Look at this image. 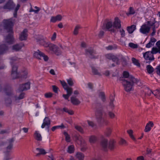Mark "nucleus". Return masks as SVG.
<instances>
[{
  "mask_svg": "<svg viewBox=\"0 0 160 160\" xmlns=\"http://www.w3.org/2000/svg\"><path fill=\"white\" fill-rule=\"evenodd\" d=\"M121 26L120 20L118 17H116L113 22L110 20H106V22L103 24L102 28L103 30H107L111 33H116L117 30L119 29L121 37H123L125 35V31L121 28Z\"/></svg>",
  "mask_w": 160,
  "mask_h": 160,
  "instance_id": "nucleus-1",
  "label": "nucleus"
},
{
  "mask_svg": "<svg viewBox=\"0 0 160 160\" xmlns=\"http://www.w3.org/2000/svg\"><path fill=\"white\" fill-rule=\"evenodd\" d=\"M123 77L125 79L122 81V84L124 90L127 92L132 90V87L135 83L138 84L139 81L132 76H129L128 72L124 71L123 73Z\"/></svg>",
  "mask_w": 160,
  "mask_h": 160,
  "instance_id": "nucleus-2",
  "label": "nucleus"
},
{
  "mask_svg": "<svg viewBox=\"0 0 160 160\" xmlns=\"http://www.w3.org/2000/svg\"><path fill=\"white\" fill-rule=\"evenodd\" d=\"M159 26L158 23L155 21L154 20L152 21H148L147 22L141 26L140 29V32L143 34H147L148 33L151 28H152L153 32L151 33L152 36H153L156 32V28Z\"/></svg>",
  "mask_w": 160,
  "mask_h": 160,
  "instance_id": "nucleus-3",
  "label": "nucleus"
},
{
  "mask_svg": "<svg viewBox=\"0 0 160 160\" xmlns=\"http://www.w3.org/2000/svg\"><path fill=\"white\" fill-rule=\"evenodd\" d=\"M3 22L5 28L7 29L8 32L9 33L8 35L5 38V41L9 44H12L14 42L13 37V32L12 29L13 23L11 19L4 20Z\"/></svg>",
  "mask_w": 160,
  "mask_h": 160,
  "instance_id": "nucleus-4",
  "label": "nucleus"
},
{
  "mask_svg": "<svg viewBox=\"0 0 160 160\" xmlns=\"http://www.w3.org/2000/svg\"><path fill=\"white\" fill-rule=\"evenodd\" d=\"M157 48L153 47L152 48V51H148L143 54V57L147 61V63H150L151 61L154 60V58L153 54H156L158 52L160 53V40L158 41L156 43Z\"/></svg>",
  "mask_w": 160,
  "mask_h": 160,
  "instance_id": "nucleus-5",
  "label": "nucleus"
},
{
  "mask_svg": "<svg viewBox=\"0 0 160 160\" xmlns=\"http://www.w3.org/2000/svg\"><path fill=\"white\" fill-rule=\"evenodd\" d=\"M105 113L102 109H97L95 112V116L97 121L100 124H105L107 125L108 122L105 120L103 117V114Z\"/></svg>",
  "mask_w": 160,
  "mask_h": 160,
  "instance_id": "nucleus-6",
  "label": "nucleus"
},
{
  "mask_svg": "<svg viewBox=\"0 0 160 160\" xmlns=\"http://www.w3.org/2000/svg\"><path fill=\"white\" fill-rule=\"evenodd\" d=\"M60 82L63 88L66 91L67 93L66 94H63L62 97L65 99L68 100L69 97L72 93V88L68 87L65 81L60 80Z\"/></svg>",
  "mask_w": 160,
  "mask_h": 160,
  "instance_id": "nucleus-7",
  "label": "nucleus"
},
{
  "mask_svg": "<svg viewBox=\"0 0 160 160\" xmlns=\"http://www.w3.org/2000/svg\"><path fill=\"white\" fill-rule=\"evenodd\" d=\"M47 47L48 48L50 51H52L57 55H59L61 53L60 49L55 45L50 43L48 45Z\"/></svg>",
  "mask_w": 160,
  "mask_h": 160,
  "instance_id": "nucleus-8",
  "label": "nucleus"
},
{
  "mask_svg": "<svg viewBox=\"0 0 160 160\" xmlns=\"http://www.w3.org/2000/svg\"><path fill=\"white\" fill-rule=\"evenodd\" d=\"M5 93L6 95L10 97L13 98L15 96L13 90L10 86H8L4 89Z\"/></svg>",
  "mask_w": 160,
  "mask_h": 160,
  "instance_id": "nucleus-9",
  "label": "nucleus"
},
{
  "mask_svg": "<svg viewBox=\"0 0 160 160\" xmlns=\"http://www.w3.org/2000/svg\"><path fill=\"white\" fill-rule=\"evenodd\" d=\"M15 6V4L13 1L11 0H9L3 6V8L5 9L11 10L13 9Z\"/></svg>",
  "mask_w": 160,
  "mask_h": 160,
  "instance_id": "nucleus-10",
  "label": "nucleus"
},
{
  "mask_svg": "<svg viewBox=\"0 0 160 160\" xmlns=\"http://www.w3.org/2000/svg\"><path fill=\"white\" fill-rule=\"evenodd\" d=\"M106 57L108 59L112 60L113 62H116L117 65H119L120 64L119 60L116 56L111 54H108L106 55Z\"/></svg>",
  "mask_w": 160,
  "mask_h": 160,
  "instance_id": "nucleus-11",
  "label": "nucleus"
},
{
  "mask_svg": "<svg viewBox=\"0 0 160 160\" xmlns=\"http://www.w3.org/2000/svg\"><path fill=\"white\" fill-rule=\"evenodd\" d=\"M30 82H28L24 84L20 85L18 89L20 92H22L23 91L27 90L30 88Z\"/></svg>",
  "mask_w": 160,
  "mask_h": 160,
  "instance_id": "nucleus-12",
  "label": "nucleus"
},
{
  "mask_svg": "<svg viewBox=\"0 0 160 160\" xmlns=\"http://www.w3.org/2000/svg\"><path fill=\"white\" fill-rule=\"evenodd\" d=\"M50 124V121L48 117H45L43 120V122L42 124L41 127L42 128H44L45 126H47V129L48 132L49 130V126Z\"/></svg>",
  "mask_w": 160,
  "mask_h": 160,
  "instance_id": "nucleus-13",
  "label": "nucleus"
},
{
  "mask_svg": "<svg viewBox=\"0 0 160 160\" xmlns=\"http://www.w3.org/2000/svg\"><path fill=\"white\" fill-rule=\"evenodd\" d=\"M27 30L25 29L21 33L19 36V39L21 41L25 40L27 39Z\"/></svg>",
  "mask_w": 160,
  "mask_h": 160,
  "instance_id": "nucleus-14",
  "label": "nucleus"
},
{
  "mask_svg": "<svg viewBox=\"0 0 160 160\" xmlns=\"http://www.w3.org/2000/svg\"><path fill=\"white\" fill-rule=\"evenodd\" d=\"M8 50V47L7 45L3 43L0 45V55L5 53Z\"/></svg>",
  "mask_w": 160,
  "mask_h": 160,
  "instance_id": "nucleus-15",
  "label": "nucleus"
},
{
  "mask_svg": "<svg viewBox=\"0 0 160 160\" xmlns=\"http://www.w3.org/2000/svg\"><path fill=\"white\" fill-rule=\"evenodd\" d=\"M24 46V44L22 43L16 44L12 46V49L14 51L17 52L20 50Z\"/></svg>",
  "mask_w": 160,
  "mask_h": 160,
  "instance_id": "nucleus-16",
  "label": "nucleus"
},
{
  "mask_svg": "<svg viewBox=\"0 0 160 160\" xmlns=\"http://www.w3.org/2000/svg\"><path fill=\"white\" fill-rule=\"evenodd\" d=\"M24 96L25 93L23 92H22L20 93L18 97L15 95L14 97V98L13 99V100L15 103H17L19 102L18 101L19 100L22 99L24 98Z\"/></svg>",
  "mask_w": 160,
  "mask_h": 160,
  "instance_id": "nucleus-17",
  "label": "nucleus"
},
{
  "mask_svg": "<svg viewBox=\"0 0 160 160\" xmlns=\"http://www.w3.org/2000/svg\"><path fill=\"white\" fill-rule=\"evenodd\" d=\"M62 17L61 15H58L56 16H52L51 17L50 22L54 23L57 21H60L62 19Z\"/></svg>",
  "mask_w": 160,
  "mask_h": 160,
  "instance_id": "nucleus-18",
  "label": "nucleus"
},
{
  "mask_svg": "<svg viewBox=\"0 0 160 160\" xmlns=\"http://www.w3.org/2000/svg\"><path fill=\"white\" fill-rule=\"evenodd\" d=\"M71 101L72 104L75 105H78L80 103V101L75 97L72 96L71 98Z\"/></svg>",
  "mask_w": 160,
  "mask_h": 160,
  "instance_id": "nucleus-19",
  "label": "nucleus"
},
{
  "mask_svg": "<svg viewBox=\"0 0 160 160\" xmlns=\"http://www.w3.org/2000/svg\"><path fill=\"white\" fill-rule=\"evenodd\" d=\"M86 54L87 55L89 54V57L90 58H94V57L92 56L93 54L94 53L93 49L91 48H90L88 49L85 50Z\"/></svg>",
  "mask_w": 160,
  "mask_h": 160,
  "instance_id": "nucleus-20",
  "label": "nucleus"
},
{
  "mask_svg": "<svg viewBox=\"0 0 160 160\" xmlns=\"http://www.w3.org/2000/svg\"><path fill=\"white\" fill-rule=\"evenodd\" d=\"M14 141L13 138H12L8 140L9 145L7 147V152H9L12 149L13 146L12 143Z\"/></svg>",
  "mask_w": 160,
  "mask_h": 160,
  "instance_id": "nucleus-21",
  "label": "nucleus"
},
{
  "mask_svg": "<svg viewBox=\"0 0 160 160\" xmlns=\"http://www.w3.org/2000/svg\"><path fill=\"white\" fill-rule=\"evenodd\" d=\"M74 138L75 140L79 142L80 144H82L85 143V140L80 135H76L74 136Z\"/></svg>",
  "mask_w": 160,
  "mask_h": 160,
  "instance_id": "nucleus-22",
  "label": "nucleus"
},
{
  "mask_svg": "<svg viewBox=\"0 0 160 160\" xmlns=\"http://www.w3.org/2000/svg\"><path fill=\"white\" fill-rule=\"evenodd\" d=\"M115 100L114 96L111 95L110 97V102L109 103V106L110 108L113 109L115 107V105L114 104L113 102Z\"/></svg>",
  "mask_w": 160,
  "mask_h": 160,
  "instance_id": "nucleus-23",
  "label": "nucleus"
},
{
  "mask_svg": "<svg viewBox=\"0 0 160 160\" xmlns=\"http://www.w3.org/2000/svg\"><path fill=\"white\" fill-rule=\"evenodd\" d=\"M153 125V123L152 122L149 121L148 123H147L145 128L144 131L145 132H148L149 131Z\"/></svg>",
  "mask_w": 160,
  "mask_h": 160,
  "instance_id": "nucleus-24",
  "label": "nucleus"
},
{
  "mask_svg": "<svg viewBox=\"0 0 160 160\" xmlns=\"http://www.w3.org/2000/svg\"><path fill=\"white\" fill-rule=\"evenodd\" d=\"M108 142V140L106 139H103L101 141V146L104 150H106L107 148Z\"/></svg>",
  "mask_w": 160,
  "mask_h": 160,
  "instance_id": "nucleus-25",
  "label": "nucleus"
},
{
  "mask_svg": "<svg viewBox=\"0 0 160 160\" xmlns=\"http://www.w3.org/2000/svg\"><path fill=\"white\" fill-rule=\"evenodd\" d=\"M43 55V52L39 50H38L33 53V56L34 57L38 59H41L42 56Z\"/></svg>",
  "mask_w": 160,
  "mask_h": 160,
  "instance_id": "nucleus-26",
  "label": "nucleus"
},
{
  "mask_svg": "<svg viewBox=\"0 0 160 160\" xmlns=\"http://www.w3.org/2000/svg\"><path fill=\"white\" fill-rule=\"evenodd\" d=\"M28 70L26 69H24L20 72V77L22 78H26L28 77Z\"/></svg>",
  "mask_w": 160,
  "mask_h": 160,
  "instance_id": "nucleus-27",
  "label": "nucleus"
},
{
  "mask_svg": "<svg viewBox=\"0 0 160 160\" xmlns=\"http://www.w3.org/2000/svg\"><path fill=\"white\" fill-rule=\"evenodd\" d=\"M136 29V26L134 25L127 27V30L128 31V33L130 34L132 33Z\"/></svg>",
  "mask_w": 160,
  "mask_h": 160,
  "instance_id": "nucleus-28",
  "label": "nucleus"
},
{
  "mask_svg": "<svg viewBox=\"0 0 160 160\" xmlns=\"http://www.w3.org/2000/svg\"><path fill=\"white\" fill-rule=\"evenodd\" d=\"M35 138L37 140L41 141L42 140V137L40 133H39L38 131H36L34 133Z\"/></svg>",
  "mask_w": 160,
  "mask_h": 160,
  "instance_id": "nucleus-29",
  "label": "nucleus"
},
{
  "mask_svg": "<svg viewBox=\"0 0 160 160\" xmlns=\"http://www.w3.org/2000/svg\"><path fill=\"white\" fill-rule=\"evenodd\" d=\"M92 69V72L93 74L95 75H98V76H101V74L98 70L95 67L92 66L91 67Z\"/></svg>",
  "mask_w": 160,
  "mask_h": 160,
  "instance_id": "nucleus-30",
  "label": "nucleus"
},
{
  "mask_svg": "<svg viewBox=\"0 0 160 160\" xmlns=\"http://www.w3.org/2000/svg\"><path fill=\"white\" fill-rule=\"evenodd\" d=\"M147 89L148 90L147 94L149 95H150L152 93H153L155 96H157L158 94H159V90L158 89L156 91H154L153 92L148 88H147Z\"/></svg>",
  "mask_w": 160,
  "mask_h": 160,
  "instance_id": "nucleus-31",
  "label": "nucleus"
},
{
  "mask_svg": "<svg viewBox=\"0 0 160 160\" xmlns=\"http://www.w3.org/2000/svg\"><path fill=\"white\" fill-rule=\"evenodd\" d=\"M99 97L102 100L103 102H104L106 100V97L105 93L103 92H100L98 95Z\"/></svg>",
  "mask_w": 160,
  "mask_h": 160,
  "instance_id": "nucleus-32",
  "label": "nucleus"
},
{
  "mask_svg": "<svg viewBox=\"0 0 160 160\" xmlns=\"http://www.w3.org/2000/svg\"><path fill=\"white\" fill-rule=\"evenodd\" d=\"M97 138L95 136L92 135L90 137L89 141L91 143H94L97 140Z\"/></svg>",
  "mask_w": 160,
  "mask_h": 160,
  "instance_id": "nucleus-33",
  "label": "nucleus"
},
{
  "mask_svg": "<svg viewBox=\"0 0 160 160\" xmlns=\"http://www.w3.org/2000/svg\"><path fill=\"white\" fill-rule=\"evenodd\" d=\"M81 28L80 25H76L74 29L73 34L74 35H76L78 34V32L79 29Z\"/></svg>",
  "mask_w": 160,
  "mask_h": 160,
  "instance_id": "nucleus-34",
  "label": "nucleus"
},
{
  "mask_svg": "<svg viewBox=\"0 0 160 160\" xmlns=\"http://www.w3.org/2000/svg\"><path fill=\"white\" fill-rule=\"evenodd\" d=\"M76 157L79 160H83L84 155L82 153L78 152L76 154Z\"/></svg>",
  "mask_w": 160,
  "mask_h": 160,
  "instance_id": "nucleus-35",
  "label": "nucleus"
},
{
  "mask_svg": "<svg viewBox=\"0 0 160 160\" xmlns=\"http://www.w3.org/2000/svg\"><path fill=\"white\" fill-rule=\"evenodd\" d=\"M147 70L148 73L149 74L151 73L154 71V69L150 65H148L147 66Z\"/></svg>",
  "mask_w": 160,
  "mask_h": 160,
  "instance_id": "nucleus-36",
  "label": "nucleus"
},
{
  "mask_svg": "<svg viewBox=\"0 0 160 160\" xmlns=\"http://www.w3.org/2000/svg\"><path fill=\"white\" fill-rule=\"evenodd\" d=\"M37 41L39 42L40 44L43 46H45L46 42L44 40L43 37H41L39 39H37Z\"/></svg>",
  "mask_w": 160,
  "mask_h": 160,
  "instance_id": "nucleus-37",
  "label": "nucleus"
},
{
  "mask_svg": "<svg viewBox=\"0 0 160 160\" xmlns=\"http://www.w3.org/2000/svg\"><path fill=\"white\" fill-rule=\"evenodd\" d=\"M74 147L73 145H70L68 147V152L70 153H72L74 152Z\"/></svg>",
  "mask_w": 160,
  "mask_h": 160,
  "instance_id": "nucleus-38",
  "label": "nucleus"
},
{
  "mask_svg": "<svg viewBox=\"0 0 160 160\" xmlns=\"http://www.w3.org/2000/svg\"><path fill=\"white\" fill-rule=\"evenodd\" d=\"M115 142L113 140H111L109 142V148L111 149H112L114 148V144Z\"/></svg>",
  "mask_w": 160,
  "mask_h": 160,
  "instance_id": "nucleus-39",
  "label": "nucleus"
},
{
  "mask_svg": "<svg viewBox=\"0 0 160 160\" xmlns=\"http://www.w3.org/2000/svg\"><path fill=\"white\" fill-rule=\"evenodd\" d=\"M132 62L135 65H137L138 67H140V65L139 63L138 62V60L134 58H132Z\"/></svg>",
  "mask_w": 160,
  "mask_h": 160,
  "instance_id": "nucleus-40",
  "label": "nucleus"
},
{
  "mask_svg": "<svg viewBox=\"0 0 160 160\" xmlns=\"http://www.w3.org/2000/svg\"><path fill=\"white\" fill-rule=\"evenodd\" d=\"M36 150L38 151L41 154L45 155L47 153L45 150L43 148H37Z\"/></svg>",
  "mask_w": 160,
  "mask_h": 160,
  "instance_id": "nucleus-41",
  "label": "nucleus"
},
{
  "mask_svg": "<svg viewBox=\"0 0 160 160\" xmlns=\"http://www.w3.org/2000/svg\"><path fill=\"white\" fill-rule=\"evenodd\" d=\"M63 134L65 137V140L67 142H70V137L66 132H63Z\"/></svg>",
  "mask_w": 160,
  "mask_h": 160,
  "instance_id": "nucleus-42",
  "label": "nucleus"
},
{
  "mask_svg": "<svg viewBox=\"0 0 160 160\" xmlns=\"http://www.w3.org/2000/svg\"><path fill=\"white\" fill-rule=\"evenodd\" d=\"M127 132L129 134L130 137L133 140H135V139L132 135L133 131L132 130H129L127 131Z\"/></svg>",
  "mask_w": 160,
  "mask_h": 160,
  "instance_id": "nucleus-43",
  "label": "nucleus"
},
{
  "mask_svg": "<svg viewBox=\"0 0 160 160\" xmlns=\"http://www.w3.org/2000/svg\"><path fill=\"white\" fill-rule=\"evenodd\" d=\"M63 110L67 113H68L69 114L72 115L74 114V112L73 111L70 110H68V108H63Z\"/></svg>",
  "mask_w": 160,
  "mask_h": 160,
  "instance_id": "nucleus-44",
  "label": "nucleus"
},
{
  "mask_svg": "<svg viewBox=\"0 0 160 160\" xmlns=\"http://www.w3.org/2000/svg\"><path fill=\"white\" fill-rule=\"evenodd\" d=\"M75 128L81 133H83L84 132L83 129L80 126L76 125L75 126Z\"/></svg>",
  "mask_w": 160,
  "mask_h": 160,
  "instance_id": "nucleus-45",
  "label": "nucleus"
},
{
  "mask_svg": "<svg viewBox=\"0 0 160 160\" xmlns=\"http://www.w3.org/2000/svg\"><path fill=\"white\" fill-rule=\"evenodd\" d=\"M12 100L11 99L8 98L5 100V103L7 106H9L12 103Z\"/></svg>",
  "mask_w": 160,
  "mask_h": 160,
  "instance_id": "nucleus-46",
  "label": "nucleus"
},
{
  "mask_svg": "<svg viewBox=\"0 0 160 160\" xmlns=\"http://www.w3.org/2000/svg\"><path fill=\"white\" fill-rule=\"evenodd\" d=\"M129 46L133 48H137L138 47V45L137 44L130 42L129 44Z\"/></svg>",
  "mask_w": 160,
  "mask_h": 160,
  "instance_id": "nucleus-47",
  "label": "nucleus"
},
{
  "mask_svg": "<svg viewBox=\"0 0 160 160\" xmlns=\"http://www.w3.org/2000/svg\"><path fill=\"white\" fill-rule=\"evenodd\" d=\"M119 60L120 59L123 62H124L125 64H126V60L125 58L122 56V55H120L118 56V57Z\"/></svg>",
  "mask_w": 160,
  "mask_h": 160,
  "instance_id": "nucleus-48",
  "label": "nucleus"
},
{
  "mask_svg": "<svg viewBox=\"0 0 160 160\" xmlns=\"http://www.w3.org/2000/svg\"><path fill=\"white\" fill-rule=\"evenodd\" d=\"M20 7V5L19 4H18L16 7L15 8V10H14V12L13 14L14 16V17H16L17 15V12L18 10L19 7Z\"/></svg>",
  "mask_w": 160,
  "mask_h": 160,
  "instance_id": "nucleus-49",
  "label": "nucleus"
},
{
  "mask_svg": "<svg viewBox=\"0 0 160 160\" xmlns=\"http://www.w3.org/2000/svg\"><path fill=\"white\" fill-rule=\"evenodd\" d=\"M64 127V126L63 125L58 126H55L52 127V131H54L56 129L59 128H63Z\"/></svg>",
  "mask_w": 160,
  "mask_h": 160,
  "instance_id": "nucleus-50",
  "label": "nucleus"
},
{
  "mask_svg": "<svg viewBox=\"0 0 160 160\" xmlns=\"http://www.w3.org/2000/svg\"><path fill=\"white\" fill-rule=\"evenodd\" d=\"M135 12L134 9L132 8V7H130L129 8V12L128 14L127 13V15L129 14V15H132V14H134L135 13Z\"/></svg>",
  "mask_w": 160,
  "mask_h": 160,
  "instance_id": "nucleus-51",
  "label": "nucleus"
},
{
  "mask_svg": "<svg viewBox=\"0 0 160 160\" xmlns=\"http://www.w3.org/2000/svg\"><path fill=\"white\" fill-rule=\"evenodd\" d=\"M11 75L13 79L16 78L18 77L17 72H12Z\"/></svg>",
  "mask_w": 160,
  "mask_h": 160,
  "instance_id": "nucleus-52",
  "label": "nucleus"
},
{
  "mask_svg": "<svg viewBox=\"0 0 160 160\" xmlns=\"http://www.w3.org/2000/svg\"><path fill=\"white\" fill-rule=\"evenodd\" d=\"M10 63L12 64L13 62L18 60V58L16 57H13L10 58Z\"/></svg>",
  "mask_w": 160,
  "mask_h": 160,
  "instance_id": "nucleus-53",
  "label": "nucleus"
},
{
  "mask_svg": "<svg viewBox=\"0 0 160 160\" xmlns=\"http://www.w3.org/2000/svg\"><path fill=\"white\" fill-rule=\"evenodd\" d=\"M87 122L88 125L92 127H93L95 126V124L92 121L88 120Z\"/></svg>",
  "mask_w": 160,
  "mask_h": 160,
  "instance_id": "nucleus-54",
  "label": "nucleus"
},
{
  "mask_svg": "<svg viewBox=\"0 0 160 160\" xmlns=\"http://www.w3.org/2000/svg\"><path fill=\"white\" fill-rule=\"evenodd\" d=\"M12 158L10 157V155L8 153L6 154L3 160H10Z\"/></svg>",
  "mask_w": 160,
  "mask_h": 160,
  "instance_id": "nucleus-55",
  "label": "nucleus"
},
{
  "mask_svg": "<svg viewBox=\"0 0 160 160\" xmlns=\"http://www.w3.org/2000/svg\"><path fill=\"white\" fill-rule=\"evenodd\" d=\"M67 81L68 84L70 86H72L73 85V82L71 78H69L68 79H67Z\"/></svg>",
  "mask_w": 160,
  "mask_h": 160,
  "instance_id": "nucleus-56",
  "label": "nucleus"
},
{
  "mask_svg": "<svg viewBox=\"0 0 160 160\" xmlns=\"http://www.w3.org/2000/svg\"><path fill=\"white\" fill-rule=\"evenodd\" d=\"M88 86V87L91 89L92 90H93V84L91 83V82H89L87 84Z\"/></svg>",
  "mask_w": 160,
  "mask_h": 160,
  "instance_id": "nucleus-57",
  "label": "nucleus"
},
{
  "mask_svg": "<svg viewBox=\"0 0 160 160\" xmlns=\"http://www.w3.org/2000/svg\"><path fill=\"white\" fill-rule=\"evenodd\" d=\"M42 57L43 58L44 60L45 61H47L48 60V57L47 56L45 55L44 53H43V55L42 56Z\"/></svg>",
  "mask_w": 160,
  "mask_h": 160,
  "instance_id": "nucleus-58",
  "label": "nucleus"
},
{
  "mask_svg": "<svg viewBox=\"0 0 160 160\" xmlns=\"http://www.w3.org/2000/svg\"><path fill=\"white\" fill-rule=\"evenodd\" d=\"M108 115L109 116V117L111 118H113L114 117H115V114H114L111 112H110V111H109L108 112Z\"/></svg>",
  "mask_w": 160,
  "mask_h": 160,
  "instance_id": "nucleus-59",
  "label": "nucleus"
},
{
  "mask_svg": "<svg viewBox=\"0 0 160 160\" xmlns=\"http://www.w3.org/2000/svg\"><path fill=\"white\" fill-rule=\"evenodd\" d=\"M52 93L51 92L46 93L45 94V96L46 98H50L52 96Z\"/></svg>",
  "mask_w": 160,
  "mask_h": 160,
  "instance_id": "nucleus-60",
  "label": "nucleus"
},
{
  "mask_svg": "<svg viewBox=\"0 0 160 160\" xmlns=\"http://www.w3.org/2000/svg\"><path fill=\"white\" fill-rule=\"evenodd\" d=\"M111 130L110 128H108L106 132V134L107 136H108L111 133Z\"/></svg>",
  "mask_w": 160,
  "mask_h": 160,
  "instance_id": "nucleus-61",
  "label": "nucleus"
},
{
  "mask_svg": "<svg viewBox=\"0 0 160 160\" xmlns=\"http://www.w3.org/2000/svg\"><path fill=\"white\" fill-rule=\"evenodd\" d=\"M156 71L157 74L159 75H160V65L158 66L156 68Z\"/></svg>",
  "mask_w": 160,
  "mask_h": 160,
  "instance_id": "nucleus-62",
  "label": "nucleus"
},
{
  "mask_svg": "<svg viewBox=\"0 0 160 160\" xmlns=\"http://www.w3.org/2000/svg\"><path fill=\"white\" fill-rule=\"evenodd\" d=\"M12 72H17V67L15 65H12Z\"/></svg>",
  "mask_w": 160,
  "mask_h": 160,
  "instance_id": "nucleus-63",
  "label": "nucleus"
},
{
  "mask_svg": "<svg viewBox=\"0 0 160 160\" xmlns=\"http://www.w3.org/2000/svg\"><path fill=\"white\" fill-rule=\"evenodd\" d=\"M126 143L127 142L126 141L122 139H121L120 141V144L121 145H125L126 144Z\"/></svg>",
  "mask_w": 160,
  "mask_h": 160,
  "instance_id": "nucleus-64",
  "label": "nucleus"
}]
</instances>
